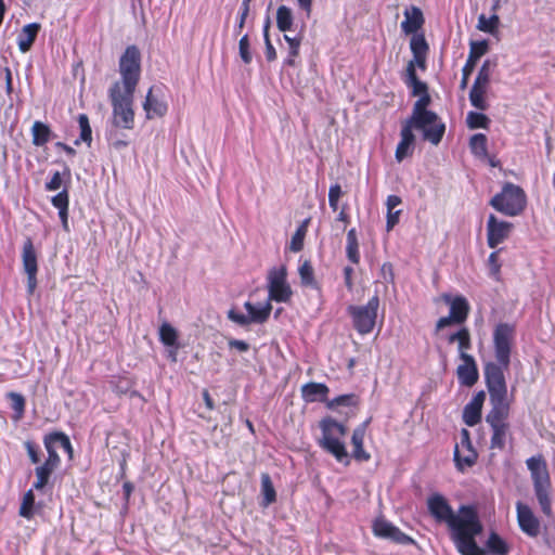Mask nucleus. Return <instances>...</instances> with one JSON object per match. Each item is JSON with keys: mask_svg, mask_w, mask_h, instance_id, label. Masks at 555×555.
<instances>
[{"mask_svg": "<svg viewBox=\"0 0 555 555\" xmlns=\"http://www.w3.org/2000/svg\"><path fill=\"white\" fill-rule=\"evenodd\" d=\"M55 468L40 464L35 468L36 480L33 483V488L37 491H43L49 485Z\"/></svg>", "mask_w": 555, "mask_h": 555, "instance_id": "nucleus-29", "label": "nucleus"}, {"mask_svg": "<svg viewBox=\"0 0 555 555\" xmlns=\"http://www.w3.org/2000/svg\"><path fill=\"white\" fill-rule=\"evenodd\" d=\"M159 340L168 347H178V333L177 330L169 323L165 322L159 327Z\"/></svg>", "mask_w": 555, "mask_h": 555, "instance_id": "nucleus-40", "label": "nucleus"}, {"mask_svg": "<svg viewBox=\"0 0 555 555\" xmlns=\"http://www.w3.org/2000/svg\"><path fill=\"white\" fill-rule=\"evenodd\" d=\"M448 344H457L459 357L463 361L456 369L461 385L473 387L479 378L478 367L473 356L467 351L472 349V336L468 327L463 326L447 336Z\"/></svg>", "mask_w": 555, "mask_h": 555, "instance_id": "nucleus-5", "label": "nucleus"}, {"mask_svg": "<svg viewBox=\"0 0 555 555\" xmlns=\"http://www.w3.org/2000/svg\"><path fill=\"white\" fill-rule=\"evenodd\" d=\"M268 293V301L288 302L292 299L293 291L287 283V269L284 264L269 270Z\"/></svg>", "mask_w": 555, "mask_h": 555, "instance_id": "nucleus-11", "label": "nucleus"}, {"mask_svg": "<svg viewBox=\"0 0 555 555\" xmlns=\"http://www.w3.org/2000/svg\"><path fill=\"white\" fill-rule=\"evenodd\" d=\"M466 122L469 129H488L490 118L480 112H469L466 117Z\"/></svg>", "mask_w": 555, "mask_h": 555, "instance_id": "nucleus-42", "label": "nucleus"}, {"mask_svg": "<svg viewBox=\"0 0 555 555\" xmlns=\"http://www.w3.org/2000/svg\"><path fill=\"white\" fill-rule=\"evenodd\" d=\"M343 195L341 186L336 183L330 186L328 190V204L333 211L338 209V201Z\"/></svg>", "mask_w": 555, "mask_h": 555, "instance_id": "nucleus-51", "label": "nucleus"}, {"mask_svg": "<svg viewBox=\"0 0 555 555\" xmlns=\"http://www.w3.org/2000/svg\"><path fill=\"white\" fill-rule=\"evenodd\" d=\"M142 106L147 119L164 117L168 112V104L164 100L163 86H152Z\"/></svg>", "mask_w": 555, "mask_h": 555, "instance_id": "nucleus-16", "label": "nucleus"}, {"mask_svg": "<svg viewBox=\"0 0 555 555\" xmlns=\"http://www.w3.org/2000/svg\"><path fill=\"white\" fill-rule=\"evenodd\" d=\"M427 509L436 522L447 525L454 545L470 535H479L483 530L478 509L474 504L460 505L455 514L442 494L434 493L427 499Z\"/></svg>", "mask_w": 555, "mask_h": 555, "instance_id": "nucleus-3", "label": "nucleus"}, {"mask_svg": "<svg viewBox=\"0 0 555 555\" xmlns=\"http://www.w3.org/2000/svg\"><path fill=\"white\" fill-rule=\"evenodd\" d=\"M486 546L493 555H508L509 553L507 543L494 531L489 534Z\"/></svg>", "mask_w": 555, "mask_h": 555, "instance_id": "nucleus-30", "label": "nucleus"}, {"mask_svg": "<svg viewBox=\"0 0 555 555\" xmlns=\"http://www.w3.org/2000/svg\"><path fill=\"white\" fill-rule=\"evenodd\" d=\"M276 26L280 31H287L293 26L292 10L285 5H280L276 11Z\"/></svg>", "mask_w": 555, "mask_h": 555, "instance_id": "nucleus-39", "label": "nucleus"}, {"mask_svg": "<svg viewBox=\"0 0 555 555\" xmlns=\"http://www.w3.org/2000/svg\"><path fill=\"white\" fill-rule=\"evenodd\" d=\"M24 447L26 449L27 455L33 464H38L40 462V449L38 444L33 441H25Z\"/></svg>", "mask_w": 555, "mask_h": 555, "instance_id": "nucleus-53", "label": "nucleus"}, {"mask_svg": "<svg viewBox=\"0 0 555 555\" xmlns=\"http://www.w3.org/2000/svg\"><path fill=\"white\" fill-rule=\"evenodd\" d=\"M423 24L424 16L420 8L411 5L405 9L404 21L401 23V28L406 35H416V31L422 28Z\"/></svg>", "mask_w": 555, "mask_h": 555, "instance_id": "nucleus-20", "label": "nucleus"}, {"mask_svg": "<svg viewBox=\"0 0 555 555\" xmlns=\"http://www.w3.org/2000/svg\"><path fill=\"white\" fill-rule=\"evenodd\" d=\"M490 206L496 211L515 217L520 215L527 205V196L525 191L511 182H506L502 191L495 194L489 202Z\"/></svg>", "mask_w": 555, "mask_h": 555, "instance_id": "nucleus-8", "label": "nucleus"}, {"mask_svg": "<svg viewBox=\"0 0 555 555\" xmlns=\"http://www.w3.org/2000/svg\"><path fill=\"white\" fill-rule=\"evenodd\" d=\"M320 428L322 438L319 440V446L332 454L338 462L348 459V453L341 438L347 434V427L334 420L326 416L321 420Z\"/></svg>", "mask_w": 555, "mask_h": 555, "instance_id": "nucleus-7", "label": "nucleus"}, {"mask_svg": "<svg viewBox=\"0 0 555 555\" xmlns=\"http://www.w3.org/2000/svg\"><path fill=\"white\" fill-rule=\"evenodd\" d=\"M133 490H134V486L131 481L124 482L122 492H124V496H125L126 501H128L130 499Z\"/></svg>", "mask_w": 555, "mask_h": 555, "instance_id": "nucleus-64", "label": "nucleus"}, {"mask_svg": "<svg viewBox=\"0 0 555 555\" xmlns=\"http://www.w3.org/2000/svg\"><path fill=\"white\" fill-rule=\"evenodd\" d=\"M517 521L519 528L528 537L537 538L540 534V520L533 514L532 509L522 502L516 504Z\"/></svg>", "mask_w": 555, "mask_h": 555, "instance_id": "nucleus-19", "label": "nucleus"}, {"mask_svg": "<svg viewBox=\"0 0 555 555\" xmlns=\"http://www.w3.org/2000/svg\"><path fill=\"white\" fill-rule=\"evenodd\" d=\"M43 444L48 453V457L43 462L47 466H51L53 468H57L61 464V457L56 451L55 446L50 440V438L46 435L43 438Z\"/></svg>", "mask_w": 555, "mask_h": 555, "instance_id": "nucleus-44", "label": "nucleus"}, {"mask_svg": "<svg viewBox=\"0 0 555 555\" xmlns=\"http://www.w3.org/2000/svg\"><path fill=\"white\" fill-rule=\"evenodd\" d=\"M299 276H300V282L304 286L314 287L317 285V282L314 279V270H313V267L311 266L310 261L306 260L300 264Z\"/></svg>", "mask_w": 555, "mask_h": 555, "instance_id": "nucleus-46", "label": "nucleus"}, {"mask_svg": "<svg viewBox=\"0 0 555 555\" xmlns=\"http://www.w3.org/2000/svg\"><path fill=\"white\" fill-rule=\"evenodd\" d=\"M416 129V125L409 120L402 122L400 131V141L396 147L395 157L398 163H401L406 157L413 155L415 149V134L413 130Z\"/></svg>", "mask_w": 555, "mask_h": 555, "instance_id": "nucleus-17", "label": "nucleus"}, {"mask_svg": "<svg viewBox=\"0 0 555 555\" xmlns=\"http://www.w3.org/2000/svg\"><path fill=\"white\" fill-rule=\"evenodd\" d=\"M7 397L11 402V408L14 411V418L21 420L25 413L26 401L23 395L10 391Z\"/></svg>", "mask_w": 555, "mask_h": 555, "instance_id": "nucleus-43", "label": "nucleus"}, {"mask_svg": "<svg viewBox=\"0 0 555 555\" xmlns=\"http://www.w3.org/2000/svg\"><path fill=\"white\" fill-rule=\"evenodd\" d=\"M346 255L349 261L353 264H358L360 262L359 243L356 229H350L347 233Z\"/></svg>", "mask_w": 555, "mask_h": 555, "instance_id": "nucleus-32", "label": "nucleus"}, {"mask_svg": "<svg viewBox=\"0 0 555 555\" xmlns=\"http://www.w3.org/2000/svg\"><path fill=\"white\" fill-rule=\"evenodd\" d=\"M485 399L486 393L485 391L480 390L473 397V399L468 403L482 410Z\"/></svg>", "mask_w": 555, "mask_h": 555, "instance_id": "nucleus-61", "label": "nucleus"}, {"mask_svg": "<svg viewBox=\"0 0 555 555\" xmlns=\"http://www.w3.org/2000/svg\"><path fill=\"white\" fill-rule=\"evenodd\" d=\"M238 52L242 61L245 64H249L251 62V53H250V44L247 35H244L238 42Z\"/></svg>", "mask_w": 555, "mask_h": 555, "instance_id": "nucleus-50", "label": "nucleus"}, {"mask_svg": "<svg viewBox=\"0 0 555 555\" xmlns=\"http://www.w3.org/2000/svg\"><path fill=\"white\" fill-rule=\"evenodd\" d=\"M266 57L269 62H272L276 59V51H275V48L273 47L271 40H267Z\"/></svg>", "mask_w": 555, "mask_h": 555, "instance_id": "nucleus-63", "label": "nucleus"}, {"mask_svg": "<svg viewBox=\"0 0 555 555\" xmlns=\"http://www.w3.org/2000/svg\"><path fill=\"white\" fill-rule=\"evenodd\" d=\"M248 315L237 312L234 309L228 311V319L241 326H247L250 323L263 324L266 323L271 314L272 305L267 301L260 308L255 307L250 301L244 304Z\"/></svg>", "mask_w": 555, "mask_h": 555, "instance_id": "nucleus-13", "label": "nucleus"}, {"mask_svg": "<svg viewBox=\"0 0 555 555\" xmlns=\"http://www.w3.org/2000/svg\"><path fill=\"white\" fill-rule=\"evenodd\" d=\"M526 465L530 472L534 494L544 515L552 514V481L546 460L542 454L531 456L526 460Z\"/></svg>", "mask_w": 555, "mask_h": 555, "instance_id": "nucleus-6", "label": "nucleus"}, {"mask_svg": "<svg viewBox=\"0 0 555 555\" xmlns=\"http://www.w3.org/2000/svg\"><path fill=\"white\" fill-rule=\"evenodd\" d=\"M516 328L514 324L499 323L493 331L494 361L485 364L483 375L488 388L491 410L486 415L490 426V449L502 451L507 438L512 436L508 422L511 400L507 397L505 372L511 365L512 349L515 343Z\"/></svg>", "mask_w": 555, "mask_h": 555, "instance_id": "nucleus-1", "label": "nucleus"}, {"mask_svg": "<svg viewBox=\"0 0 555 555\" xmlns=\"http://www.w3.org/2000/svg\"><path fill=\"white\" fill-rule=\"evenodd\" d=\"M251 0H243L241 5V12H240V18L236 26V33L240 34L242 29L244 28L246 18L249 14V8H250Z\"/></svg>", "mask_w": 555, "mask_h": 555, "instance_id": "nucleus-54", "label": "nucleus"}, {"mask_svg": "<svg viewBox=\"0 0 555 555\" xmlns=\"http://www.w3.org/2000/svg\"><path fill=\"white\" fill-rule=\"evenodd\" d=\"M54 446L60 444L64 450L72 443L69 437L63 431H52L47 435Z\"/></svg>", "mask_w": 555, "mask_h": 555, "instance_id": "nucleus-52", "label": "nucleus"}, {"mask_svg": "<svg viewBox=\"0 0 555 555\" xmlns=\"http://www.w3.org/2000/svg\"><path fill=\"white\" fill-rule=\"evenodd\" d=\"M477 537L478 535H470L455 544L454 546L456 551L461 555H486L485 550H482L476 542Z\"/></svg>", "mask_w": 555, "mask_h": 555, "instance_id": "nucleus-31", "label": "nucleus"}, {"mask_svg": "<svg viewBox=\"0 0 555 555\" xmlns=\"http://www.w3.org/2000/svg\"><path fill=\"white\" fill-rule=\"evenodd\" d=\"M52 205L59 210V217L61 219L62 228L65 232H69L68 223V207H69V194L66 189L57 193L51 198Z\"/></svg>", "mask_w": 555, "mask_h": 555, "instance_id": "nucleus-23", "label": "nucleus"}, {"mask_svg": "<svg viewBox=\"0 0 555 555\" xmlns=\"http://www.w3.org/2000/svg\"><path fill=\"white\" fill-rule=\"evenodd\" d=\"M77 120L80 128V137L75 140V145H79L80 142H83L90 146L92 142V129L89 117L86 114H79Z\"/></svg>", "mask_w": 555, "mask_h": 555, "instance_id": "nucleus-34", "label": "nucleus"}, {"mask_svg": "<svg viewBox=\"0 0 555 555\" xmlns=\"http://www.w3.org/2000/svg\"><path fill=\"white\" fill-rule=\"evenodd\" d=\"M499 253L500 250L492 251L488 258L490 275L494 278L496 281H499L501 276V263L499 260Z\"/></svg>", "mask_w": 555, "mask_h": 555, "instance_id": "nucleus-49", "label": "nucleus"}, {"mask_svg": "<svg viewBox=\"0 0 555 555\" xmlns=\"http://www.w3.org/2000/svg\"><path fill=\"white\" fill-rule=\"evenodd\" d=\"M379 308V298L377 295H374L369 299L366 305L357 306L350 305L347 308V312L351 318L353 328L360 335H367L373 332L376 319H377V310Z\"/></svg>", "mask_w": 555, "mask_h": 555, "instance_id": "nucleus-9", "label": "nucleus"}, {"mask_svg": "<svg viewBox=\"0 0 555 555\" xmlns=\"http://www.w3.org/2000/svg\"><path fill=\"white\" fill-rule=\"evenodd\" d=\"M410 48L413 53V56L416 55H427L428 44L424 35H413L410 41Z\"/></svg>", "mask_w": 555, "mask_h": 555, "instance_id": "nucleus-47", "label": "nucleus"}, {"mask_svg": "<svg viewBox=\"0 0 555 555\" xmlns=\"http://www.w3.org/2000/svg\"><path fill=\"white\" fill-rule=\"evenodd\" d=\"M112 390L121 396L126 395L132 387V382L125 376H116L111 380Z\"/></svg>", "mask_w": 555, "mask_h": 555, "instance_id": "nucleus-48", "label": "nucleus"}, {"mask_svg": "<svg viewBox=\"0 0 555 555\" xmlns=\"http://www.w3.org/2000/svg\"><path fill=\"white\" fill-rule=\"evenodd\" d=\"M40 28L39 23H30L22 28L17 36V46L22 53H26L31 49Z\"/></svg>", "mask_w": 555, "mask_h": 555, "instance_id": "nucleus-22", "label": "nucleus"}, {"mask_svg": "<svg viewBox=\"0 0 555 555\" xmlns=\"http://www.w3.org/2000/svg\"><path fill=\"white\" fill-rule=\"evenodd\" d=\"M500 17L498 14L493 13L490 17H487L485 14H480L478 17L477 29L494 35L498 33Z\"/></svg>", "mask_w": 555, "mask_h": 555, "instance_id": "nucleus-35", "label": "nucleus"}, {"mask_svg": "<svg viewBox=\"0 0 555 555\" xmlns=\"http://www.w3.org/2000/svg\"><path fill=\"white\" fill-rule=\"evenodd\" d=\"M261 492L263 494L262 505L264 507L271 505L276 501V492L273 487L272 480L269 474L264 473L261 475Z\"/></svg>", "mask_w": 555, "mask_h": 555, "instance_id": "nucleus-33", "label": "nucleus"}, {"mask_svg": "<svg viewBox=\"0 0 555 555\" xmlns=\"http://www.w3.org/2000/svg\"><path fill=\"white\" fill-rule=\"evenodd\" d=\"M513 229V224L507 221H499L494 215H490L487 222V243L490 248H495L504 242Z\"/></svg>", "mask_w": 555, "mask_h": 555, "instance_id": "nucleus-18", "label": "nucleus"}, {"mask_svg": "<svg viewBox=\"0 0 555 555\" xmlns=\"http://www.w3.org/2000/svg\"><path fill=\"white\" fill-rule=\"evenodd\" d=\"M481 412L480 408L467 403L463 410L464 423L469 427L477 425L481 421Z\"/></svg>", "mask_w": 555, "mask_h": 555, "instance_id": "nucleus-45", "label": "nucleus"}, {"mask_svg": "<svg viewBox=\"0 0 555 555\" xmlns=\"http://www.w3.org/2000/svg\"><path fill=\"white\" fill-rule=\"evenodd\" d=\"M442 299L450 306V311L449 315L442 317L436 322V332L451 325L465 323L470 311L467 299L462 295L452 297L449 294H443Z\"/></svg>", "mask_w": 555, "mask_h": 555, "instance_id": "nucleus-10", "label": "nucleus"}, {"mask_svg": "<svg viewBox=\"0 0 555 555\" xmlns=\"http://www.w3.org/2000/svg\"><path fill=\"white\" fill-rule=\"evenodd\" d=\"M488 50L489 43L487 40L470 41L468 57L463 66V69L473 73L478 60L483 56Z\"/></svg>", "mask_w": 555, "mask_h": 555, "instance_id": "nucleus-25", "label": "nucleus"}, {"mask_svg": "<svg viewBox=\"0 0 555 555\" xmlns=\"http://www.w3.org/2000/svg\"><path fill=\"white\" fill-rule=\"evenodd\" d=\"M477 459L478 453L474 448L460 449L459 444L455 446L454 462L460 472H464L466 468L474 466Z\"/></svg>", "mask_w": 555, "mask_h": 555, "instance_id": "nucleus-24", "label": "nucleus"}, {"mask_svg": "<svg viewBox=\"0 0 555 555\" xmlns=\"http://www.w3.org/2000/svg\"><path fill=\"white\" fill-rule=\"evenodd\" d=\"M34 488L29 489L23 495V500L20 506V516L26 519H31L35 515V494Z\"/></svg>", "mask_w": 555, "mask_h": 555, "instance_id": "nucleus-36", "label": "nucleus"}, {"mask_svg": "<svg viewBox=\"0 0 555 555\" xmlns=\"http://www.w3.org/2000/svg\"><path fill=\"white\" fill-rule=\"evenodd\" d=\"M460 449L465 448H474L470 441V435L469 431L465 428L461 431V443L459 444Z\"/></svg>", "mask_w": 555, "mask_h": 555, "instance_id": "nucleus-60", "label": "nucleus"}, {"mask_svg": "<svg viewBox=\"0 0 555 555\" xmlns=\"http://www.w3.org/2000/svg\"><path fill=\"white\" fill-rule=\"evenodd\" d=\"M310 219H306L301 222V224L297 228L295 233L292 236L289 249L294 253H298L304 248V241L307 234L308 224Z\"/></svg>", "mask_w": 555, "mask_h": 555, "instance_id": "nucleus-37", "label": "nucleus"}, {"mask_svg": "<svg viewBox=\"0 0 555 555\" xmlns=\"http://www.w3.org/2000/svg\"><path fill=\"white\" fill-rule=\"evenodd\" d=\"M117 130L118 129H115V128L111 129L109 132L107 133V140L111 142V144L114 149L120 150V149L128 146L129 142L126 140L119 139Z\"/></svg>", "mask_w": 555, "mask_h": 555, "instance_id": "nucleus-55", "label": "nucleus"}, {"mask_svg": "<svg viewBox=\"0 0 555 555\" xmlns=\"http://www.w3.org/2000/svg\"><path fill=\"white\" fill-rule=\"evenodd\" d=\"M328 392V387L323 383L310 382L301 387V397L306 402H326Z\"/></svg>", "mask_w": 555, "mask_h": 555, "instance_id": "nucleus-21", "label": "nucleus"}, {"mask_svg": "<svg viewBox=\"0 0 555 555\" xmlns=\"http://www.w3.org/2000/svg\"><path fill=\"white\" fill-rule=\"evenodd\" d=\"M62 186V176L59 171H54L51 179L46 182L44 189L49 192L56 191Z\"/></svg>", "mask_w": 555, "mask_h": 555, "instance_id": "nucleus-56", "label": "nucleus"}, {"mask_svg": "<svg viewBox=\"0 0 555 555\" xmlns=\"http://www.w3.org/2000/svg\"><path fill=\"white\" fill-rule=\"evenodd\" d=\"M141 51L135 44L128 46L119 57L120 80L115 81L108 89L112 126L115 129L134 128V92L141 78Z\"/></svg>", "mask_w": 555, "mask_h": 555, "instance_id": "nucleus-2", "label": "nucleus"}, {"mask_svg": "<svg viewBox=\"0 0 555 555\" xmlns=\"http://www.w3.org/2000/svg\"><path fill=\"white\" fill-rule=\"evenodd\" d=\"M400 214L401 210H387L386 229L388 232L391 231L399 223Z\"/></svg>", "mask_w": 555, "mask_h": 555, "instance_id": "nucleus-57", "label": "nucleus"}, {"mask_svg": "<svg viewBox=\"0 0 555 555\" xmlns=\"http://www.w3.org/2000/svg\"><path fill=\"white\" fill-rule=\"evenodd\" d=\"M490 61L487 60L479 68L477 77L469 91L470 104L481 112L487 111L489 108V103L486 100V94L490 83Z\"/></svg>", "mask_w": 555, "mask_h": 555, "instance_id": "nucleus-12", "label": "nucleus"}, {"mask_svg": "<svg viewBox=\"0 0 555 555\" xmlns=\"http://www.w3.org/2000/svg\"><path fill=\"white\" fill-rule=\"evenodd\" d=\"M31 143L35 146L46 145L53 137V132L49 125L36 120L31 127Z\"/></svg>", "mask_w": 555, "mask_h": 555, "instance_id": "nucleus-26", "label": "nucleus"}, {"mask_svg": "<svg viewBox=\"0 0 555 555\" xmlns=\"http://www.w3.org/2000/svg\"><path fill=\"white\" fill-rule=\"evenodd\" d=\"M402 203L401 197L398 195H389L386 201L387 210L395 209Z\"/></svg>", "mask_w": 555, "mask_h": 555, "instance_id": "nucleus-62", "label": "nucleus"}, {"mask_svg": "<svg viewBox=\"0 0 555 555\" xmlns=\"http://www.w3.org/2000/svg\"><path fill=\"white\" fill-rule=\"evenodd\" d=\"M469 146L473 154L486 156L488 153V139L483 133H476L469 140Z\"/></svg>", "mask_w": 555, "mask_h": 555, "instance_id": "nucleus-41", "label": "nucleus"}, {"mask_svg": "<svg viewBox=\"0 0 555 555\" xmlns=\"http://www.w3.org/2000/svg\"><path fill=\"white\" fill-rule=\"evenodd\" d=\"M22 262L27 275V292L33 295L37 287L38 261L37 253L30 237H27L23 244Z\"/></svg>", "mask_w": 555, "mask_h": 555, "instance_id": "nucleus-14", "label": "nucleus"}, {"mask_svg": "<svg viewBox=\"0 0 555 555\" xmlns=\"http://www.w3.org/2000/svg\"><path fill=\"white\" fill-rule=\"evenodd\" d=\"M228 344L230 348H234L240 352H246L249 349V345L244 340L232 338L228 341Z\"/></svg>", "mask_w": 555, "mask_h": 555, "instance_id": "nucleus-59", "label": "nucleus"}, {"mask_svg": "<svg viewBox=\"0 0 555 555\" xmlns=\"http://www.w3.org/2000/svg\"><path fill=\"white\" fill-rule=\"evenodd\" d=\"M360 402L359 396L356 393H346L335 397L326 401V406L334 410L338 406H357Z\"/></svg>", "mask_w": 555, "mask_h": 555, "instance_id": "nucleus-38", "label": "nucleus"}, {"mask_svg": "<svg viewBox=\"0 0 555 555\" xmlns=\"http://www.w3.org/2000/svg\"><path fill=\"white\" fill-rule=\"evenodd\" d=\"M364 431V427H358L353 430L351 436V443L353 446L352 456L357 461H369L371 457L363 448Z\"/></svg>", "mask_w": 555, "mask_h": 555, "instance_id": "nucleus-28", "label": "nucleus"}, {"mask_svg": "<svg viewBox=\"0 0 555 555\" xmlns=\"http://www.w3.org/2000/svg\"><path fill=\"white\" fill-rule=\"evenodd\" d=\"M431 102L428 92L420 95L414 103L411 116L406 119L416 125V130L422 131L423 140L433 145H438L446 132V124L440 117L427 107Z\"/></svg>", "mask_w": 555, "mask_h": 555, "instance_id": "nucleus-4", "label": "nucleus"}, {"mask_svg": "<svg viewBox=\"0 0 555 555\" xmlns=\"http://www.w3.org/2000/svg\"><path fill=\"white\" fill-rule=\"evenodd\" d=\"M353 273L354 270L352 267L347 266L344 268V281L347 289L351 292L353 289Z\"/></svg>", "mask_w": 555, "mask_h": 555, "instance_id": "nucleus-58", "label": "nucleus"}, {"mask_svg": "<svg viewBox=\"0 0 555 555\" xmlns=\"http://www.w3.org/2000/svg\"><path fill=\"white\" fill-rule=\"evenodd\" d=\"M404 82L408 87L412 88L413 95H421L428 92L427 85L420 80L416 75L414 62H409L406 65Z\"/></svg>", "mask_w": 555, "mask_h": 555, "instance_id": "nucleus-27", "label": "nucleus"}, {"mask_svg": "<svg viewBox=\"0 0 555 555\" xmlns=\"http://www.w3.org/2000/svg\"><path fill=\"white\" fill-rule=\"evenodd\" d=\"M373 533L377 538L390 540L397 544L411 545L416 541L401 531L397 526L384 518H376L372 526Z\"/></svg>", "mask_w": 555, "mask_h": 555, "instance_id": "nucleus-15", "label": "nucleus"}]
</instances>
